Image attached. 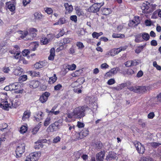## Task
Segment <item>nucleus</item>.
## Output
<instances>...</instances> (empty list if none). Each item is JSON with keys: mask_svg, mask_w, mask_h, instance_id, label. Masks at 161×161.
Segmentation results:
<instances>
[{"mask_svg": "<svg viewBox=\"0 0 161 161\" xmlns=\"http://www.w3.org/2000/svg\"><path fill=\"white\" fill-rule=\"evenodd\" d=\"M87 106H83L75 108L73 110L74 118L77 119H80L85 116V111L88 109Z\"/></svg>", "mask_w": 161, "mask_h": 161, "instance_id": "obj_1", "label": "nucleus"}, {"mask_svg": "<svg viewBox=\"0 0 161 161\" xmlns=\"http://www.w3.org/2000/svg\"><path fill=\"white\" fill-rule=\"evenodd\" d=\"M9 103L7 101H3L0 103V106L1 108L3 109L8 110L9 108H11L12 107L16 108V107L15 105H14L13 102V101L11 100H9Z\"/></svg>", "mask_w": 161, "mask_h": 161, "instance_id": "obj_2", "label": "nucleus"}, {"mask_svg": "<svg viewBox=\"0 0 161 161\" xmlns=\"http://www.w3.org/2000/svg\"><path fill=\"white\" fill-rule=\"evenodd\" d=\"M41 153L39 152L31 153L27 157L25 161H37Z\"/></svg>", "mask_w": 161, "mask_h": 161, "instance_id": "obj_3", "label": "nucleus"}, {"mask_svg": "<svg viewBox=\"0 0 161 161\" xmlns=\"http://www.w3.org/2000/svg\"><path fill=\"white\" fill-rule=\"evenodd\" d=\"M25 146V144L23 143L19 144V146L17 147L16 150V156L17 157H20L21 154L24 152Z\"/></svg>", "mask_w": 161, "mask_h": 161, "instance_id": "obj_4", "label": "nucleus"}, {"mask_svg": "<svg viewBox=\"0 0 161 161\" xmlns=\"http://www.w3.org/2000/svg\"><path fill=\"white\" fill-rule=\"evenodd\" d=\"M103 5V3H95L88 9L89 12H96L99 11L100 8Z\"/></svg>", "mask_w": 161, "mask_h": 161, "instance_id": "obj_5", "label": "nucleus"}, {"mask_svg": "<svg viewBox=\"0 0 161 161\" xmlns=\"http://www.w3.org/2000/svg\"><path fill=\"white\" fill-rule=\"evenodd\" d=\"M134 144L138 153L141 154L144 153L145 150L144 147L141 143L135 141L134 142Z\"/></svg>", "mask_w": 161, "mask_h": 161, "instance_id": "obj_6", "label": "nucleus"}, {"mask_svg": "<svg viewBox=\"0 0 161 161\" xmlns=\"http://www.w3.org/2000/svg\"><path fill=\"white\" fill-rule=\"evenodd\" d=\"M127 46L120 47L117 48H114L111 50V56H114L115 55L118 54L119 53L122 51H125L127 48Z\"/></svg>", "mask_w": 161, "mask_h": 161, "instance_id": "obj_7", "label": "nucleus"}, {"mask_svg": "<svg viewBox=\"0 0 161 161\" xmlns=\"http://www.w3.org/2000/svg\"><path fill=\"white\" fill-rule=\"evenodd\" d=\"M50 95L49 92H46L40 96L39 100L42 103H45L47 100L48 97Z\"/></svg>", "mask_w": 161, "mask_h": 161, "instance_id": "obj_8", "label": "nucleus"}, {"mask_svg": "<svg viewBox=\"0 0 161 161\" xmlns=\"http://www.w3.org/2000/svg\"><path fill=\"white\" fill-rule=\"evenodd\" d=\"M82 80L83 82H82L81 84H83L84 81V80H83L82 78H79L77 80L72 83L71 84V86L72 87L76 88L78 87L80 85V84L79 83L80 81Z\"/></svg>", "mask_w": 161, "mask_h": 161, "instance_id": "obj_9", "label": "nucleus"}, {"mask_svg": "<svg viewBox=\"0 0 161 161\" xmlns=\"http://www.w3.org/2000/svg\"><path fill=\"white\" fill-rule=\"evenodd\" d=\"M105 153L104 152L101 151L96 155L97 161H103L104 158Z\"/></svg>", "mask_w": 161, "mask_h": 161, "instance_id": "obj_10", "label": "nucleus"}, {"mask_svg": "<svg viewBox=\"0 0 161 161\" xmlns=\"http://www.w3.org/2000/svg\"><path fill=\"white\" fill-rule=\"evenodd\" d=\"M40 83L38 81L33 80L31 81L30 84L31 88H35L37 87L39 85Z\"/></svg>", "mask_w": 161, "mask_h": 161, "instance_id": "obj_11", "label": "nucleus"}, {"mask_svg": "<svg viewBox=\"0 0 161 161\" xmlns=\"http://www.w3.org/2000/svg\"><path fill=\"white\" fill-rule=\"evenodd\" d=\"M6 7L10 11H14L15 9V5L11 2H7L6 3Z\"/></svg>", "mask_w": 161, "mask_h": 161, "instance_id": "obj_12", "label": "nucleus"}, {"mask_svg": "<svg viewBox=\"0 0 161 161\" xmlns=\"http://www.w3.org/2000/svg\"><path fill=\"white\" fill-rule=\"evenodd\" d=\"M43 116V113L41 111L37 112L35 115V117L37 121H39L40 120L42 119Z\"/></svg>", "mask_w": 161, "mask_h": 161, "instance_id": "obj_13", "label": "nucleus"}, {"mask_svg": "<svg viewBox=\"0 0 161 161\" xmlns=\"http://www.w3.org/2000/svg\"><path fill=\"white\" fill-rule=\"evenodd\" d=\"M23 71V69L19 67H17L14 70V75L17 76L20 75Z\"/></svg>", "mask_w": 161, "mask_h": 161, "instance_id": "obj_14", "label": "nucleus"}, {"mask_svg": "<svg viewBox=\"0 0 161 161\" xmlns=\"http://www.w3.org/2000/svg\"><path fill=\"white\" fill-rule=\"evenodd\" d=\"M57 130H58L56 128V127L54 126L53 123L50 125L47 129V131L48 132H53Z\"/></svg>", "mask_w": 161, "mask_h": 161, "instance_id": "obj_15", "label": "nucleus"}, {"mask_svg": "<svg viewBox=\"0 0 161 161\" xmlns=\"http://www.w3.org/2000/svg\"><path fill=\"white\" fill-rule=\"evenodd\" d=\"M64 6L66 11L68 13L72 12L73 9V8L71 5L69 4L68 3H66L64 4Z\"/></svg>", "mask_w": 161, "mask_h": 161, "instance_id": "obj_16", "label": "nucleus"}, {"mask_svg": "<svg viewBox=\"0 0 161 161\" xmlns=\"http://www.w3.org/2000/svg\"><path fill=\"white\" fill-rule=\"evenodd\" d=\"M62 120L59 119L58 121H55L54 123H53V124H54V126L56 127V128L57 130H58L62 125Z\"/></svg>", "mask_w": 161, "mask_h": 161, "instance_id": "obj_17", "label": "nucleus"}, {"mask_svg": "<svg viewBox=\"0 0 161 161\" xmlns=\"http://www.w3.org/2000/svg\"><path fill=\"white\" fill-rule=\"evenodd\" d=\"M55 50L53 48H52L50 51V55L48 57V59L49 60H53L55 56Z\"/></svg>", "mask_w": 161, "mask_h": 161, "instance_id": "obj_18", "label": "nucleus"}, {"mask_svg": "<svg viewBox=\"0 0 161 161\" xmlns=\"http://www.w3.org/2000/svg\"><path fill=\"white\" fill-rule=\"evenodd\" d=\"M146 91V88L145 86H137V93H143Z\"/></svg>", "mask_w": 161, "mask_h": 161, "instance_id": "obj_19", "label": "nucleus"}, {"mask_svg": "<svg viewBox=\"0 0 161 161\" xmlns=\"http://www.w3.org/2000/svg\"><path fill=\"white\" fill-rule=\"evenodd\" d=\"M34 15L35 17L34 18L36 20H42L43 17V15L40 12H35Z\"/></svg>", "mask_w": 161, "mask_h": 161, "instance_id": "obj_20", "label": "nucleus"}, {"mask_svg": "<svg viewBox=\"0 0 161 161\" xmlns=\"http://www.w3.org/2000/svg\"><path fill=\"white\" fill-rule=\"evenodd\" d=\"M147 3H143L141 7V9L142 10V12L143 13H145L147 12V10L149 8V6L147 5Z\"/></svg>", "mask_w": 161, "mask_h": 161, "instance_id": "obj_21", "label": "nucleus"}, {"mask_svg": "<svg viewBox=\"0 0 161 161\" xmlns=\"http://www.w3.org/2000/svg\"><path fill=\"white\" fill-rule=\"evenodd\" d=\"M57 79V77L56 76V75L54 74L53 76L49 78L48 83L50 84H53L56 81Z\"/></svg>", "mask_w": 161, "mask_h": 161, "instance_id": "obj_22", "label": "nucleus"}, {"mask_svg": "<svg viewBox=\"0 0 161 161\" xmlns=\"http://www.w3.org/2000/svg\"><path fill=\"white\" fill-rule=\"evenodd\" d=\"M101 11L103 15H108L111 12V9L108 8H102Z\"/></svg>", "mask_w": 161, "mask_h": 161, "instance_id": "obj_23", "label": "nucleus"}, {"mask_svg": "<svg viewBox=\"0 0 161 161\" xmlns=\"http://www.w3.org/2000/svg\"><path fill=\"white\" fill-rule=\"evenodd\" d=\"M51 41V39H48L46 37H43L41 40L42 44L46 45L47 44Z\"/></svg>", "mask_w": 161, "mask_h": 161, "instance_id": "obj_24", "label": "nucleus"}, {"mask_svg": "<svg viewBox=\"0 0 161 161\" xmlns=\"http://www.w3.org/2000/svg\"><path fill=\"white\" fill-rule=\"evenodd\" d=\"M29 35H28V32L27 31H25L22 35H20V37L22 39H24L25 40H29L28 39Z\"/></svg>", "mask_w": 161, "mask_h": 161, "instance_id": "obj_25", "label": "nucleus"}, {"mask_svg": "<svg viewBox=\"0 0 161 161\" xmlns=\"http://www.w3.org/2000/svg\"><path fill=\"white\" fill-rule=\"evenodd\" d=\"M44 66V63L43 62H40L36 63L34 67L36 69H38L43 67Z\"/></svg>", "mask_w": 161, "mask_h": 161, "instance_id": "obj_26", "label": "nucleus"}, {"mask_svg": "<svg viewBox=\"0 0 161 161\" xmlns=\"http://www.w3.org/2000/svg\"><path fill=\"white\" fill-rule=\"evenodd\" d=\"M113 38H125V35L121 34L113 33L112 35Z\"/></svg>", "mask_w": 161, "mask_h": 161, "instance_id": "obj_27", "label": "nucleus"}, {"mask_svg": "<svg viewBox=\"0 0 161 161\" xmlns=\"http://www.w3.org/2000/svg\"><path fill=\"white\" fill-rule=\"evenodd\" d=\"M30 116V113L27 111H25L22 117V119L23 120H25L26 119L29 118Z\"/></svg>", "mask_w": 161, "mask_h": 161, "instance_id": "obj_28", "label": "nucleus"}, {"mask_svg": "<svg viewBox=\"0 0 161 161\" xmlns=\"http://www.w3.org/2000/svg\"><path fill=\"white\" fill-rule=\"evenodd\" d=\"M143 39L146 41L148 40L150 38L149 35L147 33H141Z\"/></svg>", "mask_w": 161, "mask_h": 161, "instance_id": "obj_29", "label": "nucleus"}, {"mask_svg": "<svg viewBox=\"0 0 161 161\" xmlns=\"http://www.w3.org/2000/svg\"><path fill=\"white\" fill-rule=\"evenodd\" d=\"M75 10L76 11V13L78 15L80 16L81 15H83L84 14V13L81 9H80L79 8L76 7L75 8Z\"/></svg>", "mask_w": 161, "mask_h": 161, "instance_id": "obj_30", "label": "nucleus"}, {"mask_svg": "<svg viewBox=\"0 0 161 161\" xmlns=\"http://www.w3.org/2000/svg\"><path fill=\"white\" fill-rule=\"evenodd\" d=\"M141 36L142 34L140 33L135 36V41L136 42H139L142 41V39L141 38Z\"/></svg>", "mask_w": 161, "mask_h": 161, "instance_id": "obj_31", "label": "nucleus"}, {"mask_svg": "<svg viewBox=\"0 0 161 161\" xmlns=\"http://www.w3.org/2000/svg\"><path fill=\"white\" fill-rule=\"evenodd\" d=\"M89 131L87 129H85L83 130L80 133L83 136V137H85L88 134Z\"/></svg>", "mask_w": 161, "mask_h": 161, "instance_id": "obj_32", "label": "nucleus"}, {"mask_svg": "<svg viewBox=\"0 0 161 161\" xmlns=\"http://www.w3.org/2000/svg\"><path fill=\"white\" fill-rule=\"evenodd\" d=\"M115 156L114 152L110 151L108 153V154L107 156L106 159H107L110 158H115Z\"/></svg>", "mask_w": 161, "mask_h": 161, "instance_id": "obj_33", "label": "nucleus"}, {"mask_svg": "<svg viewBox=\"0 0 161 161\" xmlns=\"http://www.w3.org/2000/svg\"><path fill=\"white\" fill-rule=\"evenodd\" d=\"M14 48L15 49V50H10L9 51V52L11 54H15L17 52H18V50L19 49V47L17 45H15L14 47Z\"/></svg>", "mask_w": 161, "mask_h": 161, "instance_id": "obj_34", "label": "nucleus"}, {"mask_svg": "<svg viewBox=\"0 0 161 161\" xmlns=\"http://www.w3.org/2000/svg\"><path fill=\"white\" fill-rule=\"evenodd\" d=\"M50 117H47L44 122V125L45 126H47L50 123Z\"/></svg>", "mask_w": 161, "mask_h": 161, "instance_id": "obj_35", "label": "nucleus"}, {"mask_svg": "<svg viewBox=\"0 0 161 161\" xmlns=\"http://www.w3.org/2000/svg\"><path fill=\"white\" fill-rule=\"evenodd\" d=\"M27 130V127L26 126H22L20 128V132L22 134H24L26 132Z\"/></svg>", "mask_w": 161, "mask_h": 161, "instance_id": "obj_36", "label": "nucleus"}, {"mask_svg": "<svg viewBox=\"0 0 161 161\" xmlns=\"http://www.w3.org/2000/svg\"><path fill=\"white\" fill-rule=\"evenodd\" d=\"M76 45L79 49H82L84 47L83 43L80 42H77Z\"/></svg>", "mask_w": 161, "mask_h": 161, "instance_id": "obj_37", "label": "nucleus"}, {"mask_svg": "<svg viewBox=\"0 0 161 161\" xmlns=\"http://www.w3.org/2000/svg\"><path fill=\"white\" fill-rule=\"evenodd\" d=\"M76 65L74 64H72L71 65H69L67 66V69L69 70H73L75 69Z\"/></svg>", "mask_w": 161, "mask_h": 161, "instance_id": "obj_38", "label": "nucleus"}, {"mask_svg": "<svg viewBox=\"0 0 161 161\" xmlns=\"http://www.w3.org/2000/svg\"><path fill=\"white\" fill-rule=\"evenodd\" d=\"M80 71H81V70H78L75 71L74 73L71 74V75L74 77H76L78 76L80 74L81 72L79 73V72Z\"/></svg>", "mask_w": 161, "mask_h": 161, "instance_id": "obj_39", "label": "nucleus"}, {"mask_svg": "<svg viewBox=\"0 0 161 161\" xmlns=\"http://www.w3.org/2000/svg\"><path fill=\"white\" fill-rule=\"evenodd\" d=\"M119 70V69L118 68H114L111 69L110 71L111 73L113 75L115 74H116L118 71Z\"/></svg>", "mask_w": 161, "mask_h": 161, "instance_id": "obj_40", "label": "nucleus"}, {"mask_svg": "<svg viewBox=\"0 0 161 161\" xmlns=\"http://www.w3.org/2000/svg\"><path fill=\"white\" fill-rule=\"evenodd\" d=\"M31 45L33 46V47L31 49V50L33 51L36 50V48L38 46V44L36 42H33L31 44Z\"/></svg>", "mask_w": 161, "mask_h": 161, "instance_id": "obj_41", "label": "nucleus"}, {"mask_svg": "<svg viewBox=\"0 0 161 161\" xmlns=\"http://www.w3.org/2000/svg\"><path fill=\"white\" fill-rule=\"evenodd\" d=\"M150 145L154 148H156L157 147L161 145V144L159 143L156 142H151L150 143Z\"/></svg>", "mask_w": 161, "mask_h": 161, "instance_id": "obj_42", "label": "nucleus"}, {"mask_svg": "<svg viewBox=\"0 0 161 161\" xmlns=\"http://www.w3.org/2000/svg\"><path fill=\"white\" fill-rule=\"evenodd\" d=\"M128 25L130 27L135 26L137 25L135 23V21L134 20L130 21Z\"/></svg>", "mask_w": 161, "mask_h": 161, "instance_id": "obj_43", "label": "nucleus"}, {"mask_svg": "<svg viewBox=\"0 0 161 161\" xmlns=\"http://www.w3.org/2000/svg\"><path fill=\"white\" fill-rule=\"evenodd\" d=\"M44 10L46 13L47 14H52L53 12V10L51 8H44Z\"/></svg>", "mask_w": 161, "mask_h": 161, "instance_id": "obj_44", "label": "nucleus"}, {"mask_svg": "<svg viewBox=\"0 0 161 161\" xmlns=\"http://www.w3.org/2000/svg\"><path fill=\"white\" fill-rule=\"evenodd\" d=\"M153 66L155 67L156 69L159 70H161V67L158 65L156 61H154L153 63Z\"/></svg>", "mask_w": 161, "mask_h": 161, "instance_id": "obj_45", "label": "nucleus"}, {"mask_svg": "<svg viewBox=\"0 0 161 161\" xmlns=\"http://www.w3.org/2000/svg\"><path fill=\"white\" fill-rule=\"evenodd\" d=\"M68 52L70 54H74L75 53V50L74 47L72 46L70 48Z\"/></svg>", "mask_w": 161, "mask_h": 161, "instance_id": "obj_46", "label": "nucleus"}, {"mask_svg": "<svg viewBox=\"0 0 161 161\" xmlns=\"http://www.w3.org/2000/svg\"><path fill=\"white\" fill-rule=\"evenodd\" d=\"M63 43H64V44L69 43L71 42V39L68 38H64L63 39Z\"/></svg>", "mask_w": 161, "mask_h": 161, "instance_id": "obj_47", "label": "nucleus"}, {"mask_svg": "<svg viewBox=\"0 0 161 161\" xmlns=\"http://www.w3.org/2000/svg\"><path fill=\"white\" fill-rule=\"evenodd\" d=\"M126 86V83H122L119 85L117 86V88L119 89V91L121 90L125 87Z\"/></svg>", "mask_w": 161, "mask_h": 161, "instance_id": "obj_48", "label": "nucleus"}, {"mask_svg": "<svg viewBox=\"0 0 161 161\" xmlns=\"http://www.w3.org/2000/svg\"><path fill=\"white\" fill-rule=\"evenodd\" d=\"M18 86L14 84H12L10 86V89L11 90H14L18 89Z\"/></svg>", "mask_w": 161, "mask_h": 161, "instance_id": "obj_49", "label": "nucleus"}, {"mask_svg": "<svg viewBox=\"0 0 161 161\" xmlns=\"http://www.w3.org/2000/svg\"><path fill=\"white\" fill-rule=\"evenodd\" d=\"M62 87V86L61 85L58 84L54 87V89L55 91H58L61 89Z\"/></svg>", "mask_w": 161, "mask_h": 161, "instance_id": "obj_50", "label": "nucleus"}, {"mask_svg": "<svg viewBox=\"0 0 161 161\" xmlns=\"http://www.w3.org/2000/svg\"><path fill=\"white\" fill-rule=\"evenodd\" d=\"M58 21L60 25H62L66 23V20L64 18H60L58 20Z\"/></svg>", "mask_w": 161, "mask_h": 161, "instance_id": "obj_51", "label": "nucleus"}, {"mask_svg": "<svg viewBox=\"0 0 161 161\" xmlns=\"http://www.w3.org/2000/svg\"><path fill=\"white\" fill-rule=\"evenodd\" d=\"M130 91L137 93V86H131L128 88Z\"/></svg>", "mask_w": 161, "mask_h": 161, "instance_id": "obj_52", "label": "nucleus"}, {"mask_svg": "<svg viewBox=\"0 0 161 161\" xmlns=\"http://www.w3.org/2000/svg\"><path fill=\"white\" fill-rule=\"evenodd\" d=\"M152 160L151 158L143 157L141 158L140 161H152Z\"/></svg>", "mask_w": 161, "mask_h": 161, "instance_id": "obj_53", "label": "nucleus"}, {"mask_svg": "<svg viewBox=\"0 0 161 161\" xmlns=\"http://www.w3.org/2000/svg\"><path fill=\"white\" fill-rule=\"evenodd\" d=\"M115 82V81L114 79H111L108 80L107 83L110 85L114 84Z\"/></svg>", "mask_w": 161, "mask_h": 161, "instance_id": "obj_54", "label": "nucleus"}, {"mask_svg": "<svg viewBox=\"0 0 161 161\" xmlns=\"http://www.w3.org/2000/svg\"><path fill=\"white\" fill-rule=\"evenodd\" d=\"M70 19L72 21L76 22L77 21V16L75 15H72L70 17Z\"/></svg>", "mask_w": 161, "mask_h": 161, "instance_id": "obj_55", "label": "nucleus"}, {"mask_svg": "<svg viewBox=\"0 0 161 161\" xmlns=\"http://www.w3.org/2000/svg\"><path fill=\"white\" fill-rule=\"evenodd\" d=\"M29 53V51L28 49H25L22 52V54L24 56H26Z\"/></svg>", "mask_w": 161, "mask_h": 161, "instance_id": "obj_56", "label": "nucleus"}, {"mask_svg": "<svg viewBox=\"0 0 161 161\" xmlns=\"http://www.w3.org/2000/svg\"><path fill=\"white\" fill-rule=\"evenodd\" d=\"M155 116V114L153 112H151L149 113L147 115V117L150 119H152Z\"/></svg>", "mask_w": 161, "mask_h": 161, "instance_id": "obj_57", "label": "nucleus"}, {"mask_svg": "<svg viewBox=\"0 0 161 161\" xmlns=\"http://www.w3.org/2000/svg\"><path fill=\"white\" fill-rule=\"evenodd\" d=\"M131 61H128L125 63V65L127 67L132 66Z\"/></svg>", "mask_w": 161, "mask_h": 161, "instance_id": "obj_58", "label": "nucleus"}, {"mask_svg": "<svg viewBox=\"0 0 161 161\" xmlns=\"http://www.w3.org/2000/svg\"><path fill=\"white\" fill-rule=\"evenodd\" d=\"M142 49L143 47L142 46L141 47H139L135 50V52L136 53H139L141 52Z\"/></svg>", "mask_w": 161, "mask_h": 161, "instance_id": "obj_59", "label": "nucleus"}, {"mask_svg": "<svg viewBox=\"0 0 161 161\" xmlns=\"http://www.w3.org/2000/svg\"><path fill=\"white\" fill-rule=\"evenodd\" d=\"M77 126L79 128H81L84 127V124L83 123L78 121L77 122Z\"/></svg>", "mask_w": 161, "mask_h": 161, "instance_id": "obj_60", "label": "nucleus"}, {"mask_svg": "<svg viewBox=\"0 0 161 161\" xmlns=\"http://www.w3.org/2000/svg\"><path fill=\"white\" fill-rule=\"evenodd\" d=\"M109 67L108 65L106 63H103L101 65V67L102 69H106L108 68Z\"/></svg>", "mask_w": 161, "mask_h": 161, "instance_id": "obj_61", "label": "nucleus"}, {"mask_svg": "<svg viewBox=\"0 0 161 161\" xmlns=\"http://www.w3.org/2000/svg\"><path fill=\"white\" fill-rule=\"evenodd\" d=\"M60 140V138L59 136H57L53 140V142L56 143L59 142Z\"/></svg>", "mask_w": 161, "mask_h": 161, "instance_id": "obj_62", "label": "nucleus"}, {"mask_svg": "<svg viewBox=\"0 0 161 161\" xmlns=\"http://www.w3.org/2000/svg\"><path fill=\"white\" fill-rule=\"evenodd\" d=\"M74 91L75 92L77 93L78 94L80 93L82 91L81 89L79 88H75L73 89Z\"/></svg>", "mask_w": 161, "mask_h": 161, "instance_id": "obj_63", "label": "nucleus"}, {"mask_svg": "<svg viewBox=\"0 0 161 161\" xmlns=\"http://www.w3.org/2000/svg\"><path fill=\"white\" fill-rule=\"evenodd\" d=\"M157 101L161 103V92L159 93L157 96Z\"/></svg>", "mask_w": 161, "mask_h": 161, "instance_id": "obj_64", "label": "nucleus"}]
</instances>
